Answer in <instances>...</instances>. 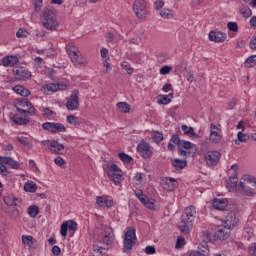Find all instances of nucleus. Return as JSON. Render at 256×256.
Returning a JSON list of instances; mask_svg holds the SVG:
<instances>
[{
    "label": "nucleus",
    "instance_id": "f257e3e1",
    "mask_svg": "<svg viewBox=\"0 0 256 256\" xmlns=\"http://www.w3.org/2000/svg\"><path fill=\"white\" fill-rule=\"evenodd\" d=\"M238 193L246 197H253L256 194V178L253 176H244L238 184Z\"/></svg>",
    "mask_w": 256,
    "mask_h": 256
},
{
    "label": "nucleus",
    "instance_id": "f03ea898",
    "mask_svg": "<svg viewBox=\"0 0 256 256\" xmlns=\"http://www.w3.org/2000/svg\"><path fill=\"white\" fill-rule=\"evenodd\" d=\"M42 26L48 31H57L59 22L55 19V10L53 8H44L42 15Z\"/></svg>",
    "mask_w": 256,
    "mask_h": 256
},
{
    "label": "nucleus",
    "instance_id": "7ed1b4c3",
    "mask_svg": "<svg viewBox=\"0 0 256 256\" xmlns=\"http://www.w3.org/2000/svg\"><path fill=\"white\" fill-rule=\"evenodd\" d=\"M66 52L68 53L72 63H74L75 67H80L81 65L83 67H86L87 65V59L83 56H81V52H79V49H77L73 43L66 45Z\"/></svg>",
    "mask_w": 256,
    "mask_h": 256
},
{
    "label": "nucleus",
    "instance_id": "20e7f679",
    "mask_svg": "<svg viewBox=\"0 0 256 256\" xmlns=\"http://www.w3.org/2000/svg\"><path fill=\"white\" fill-rule=\"evenodd\" d=\"M101 229L102 232L98 236V241L107 246L112 245L115 241V232L113 231V228L108 225H102Z\"/></svg>",
    "mask_w": 256,
    "mask_h": 256
},
{
    "label": "nucleus",
    "instance_id": "39448f33",
    "mask_svg": "<svg viewBox=\"0 0 256 256\" xmlns=\"http://www.w3.org/2000/svg\"><path fill=\"white\" fill-rule=\"evenodd\" d=\"M224 215L226 217L225 223L227 227L233 228L239 224V218H237V207L228 206L224 211Z\"/></svg>",
    "mask_w": 256,
    "mask_h": 256
},
{
    "label": "nucleus",
    "instance_id": "423d86ee",
    "mask_svg": "<svg viewBox=\"0 0 256 256\" xmlns=\"http://www.w3.org/2000/svg\"><path fill=\"white\" fill-rule=\"evenodd\" d=\"M107 175L113 181L114 185H119L123 181V172L117 164H111L108 167Z\"/></svg>",
    "mask_w": 256,
    "mask_h": 256
},
{
    "label": "nucleus",
    "instance_id": "0eeeda50",
    "mask_svg": "<svg viewBox=\"0 0 256 256\" xmlns=\"http://www.w3.org/2000/svg\"><path fill=\"white\" fill-rule=\"evenodd\" d=\"M132 7L138 19L147 18V3L145 2V0H135Z\"/></svg>",
    "mask_w": 256,
    "mask_h": 256
},
{
    "label": "nucleus",
    "instance_id": "6e6552de",
    "mask_svg": "<svg viewBox=\"0 0 256 256\" xmlns=\"http://www.w3.org/2000/svg\"><path fill=\"white\" fill-rule=\"evenodd\" d=\"M18 105L16 106V111H18V113L24 114L27 113L30 116L35 115V107L33 106V104L27 100V99H21L18 100ZM22 107V108H20Z\"/></svg>",
    "mask_w": 256,
    "mask_h": 256
},
{
    "label": "nucleus",
    "instance_id": "1a4fd4ad",
    "mask_svg": "<svg viewBox=\"0 0 256 256\" xmlns=\"http://www.w3.org/2000/svg\"><path fill=\"white\" fill-rule=\"evenodd\" d=\"M221 160V152L214 150L208 151L204 156V161L208 167H217V163Z\"/></svg>",
    "mask_w": 256,
    "mask_h": 256
},
{
    "label": "nucleus",
    "instance_id": "9d476101",
    "mask_svg": "<svg viewBox=\"0 0 256 256\" xmlns=\"http://www.w3.org/2000/svg\"><path fill=\"white\" fill-rule=\"evenodd\" d=\"M12 73L18 81H29L31 79V72L23 66H15Z\"/></svg>",
    "mask_w": 256,
    "mask_h": 256
},
{
    "label": "nucleus",
    "instance_id": "9b49d317",
    "mask_svg": "<svg viewBox=\"0 0 256 256\" xmlns=\"http://www.w3.org/2000/svg\"><path fill=\"white\" fill-rule=\"evenodd\" d=\"M42 128L50 133H65L67 128L62 123L45 122L42 124Z\"/></svg>",
    "mask_w": 256,
    "mask_h": 256
},
{
    "label": "nucleus",
    "instance_id": "f8f14e48",
    "mask_svg": "<svg viewBox=\"0 0 256 256\" xmlns=\"http://www.w3.org/2000/svg\"><path fill=\"white\" fill-rule=\"evenodd\" d=\"M69 111H77L79 109V90L74 89L66 102Z\"/></svg>",
    "mask_w": 256,
    "mask_h": 256
},
{
    "label": "nucleus",
    "instance_id": "ddd939ff",
    "mask_svg": "<svg viewBox=\"0 0 256 256\" xmlns=\"http://www.w3.org/2000/svg\"><path fill=\"white\" fill-rule=\"evenodd\" d=\"M196 215H197V210L195 206H188L187 208L184 209L181 220L184 223L193 224L195 222Z\"/></svg>",
    "mask_w": 256,
    "mask_h": 256
},
{
    "label": "nucleus",
    "instance_id": "4468645a",
    "mask_svg": "<svg viewBox=\"0 0 256 256\" xmlns=\"http://www.w3.org/2000/svg\"><path fill=\"white\" fill-rule=\"evenodd\" d=\"M221 139H223V137L221 136V129L215 124H210V143H214L215 145H217L221 143Z\"/></svg>",
    "mask_w": 256,
    "mask_h": 256
},
{
    "label": "nucleus",
    "instance_id": "2eb2a0df",
    "mask_svg": "<svg viewBox=\"0 0 256 256\" xmlns=\"http://www.w3.org/2000/svg\"><path fill=\"white\" fill-rule=\"evenodd\" d=\"M137 151L142 155L143 159H151V157H153V152L149 147V143H147L145 140H142L138 144Z\"/></svg>",
    "mask_w": 256,
    "mask_h": 256
},
{
    "label": "nucleus",
    "instance_id": "dca6fc26",
    "mask_svg": "<svg viewBox=\"0 0 256 256\" xmlns=\"http://www.w3.org/2000/svg\"><path fill=\"white\" fill-rule=\"evenodd\" d=\"M45 93H57V91H65L67 85L63 83H49L43 86Z\"/></svg>",
    "mask_w": 256,
    "mask_h": 256
},
{
    "label": "nucleus",
    "instance_id": "f3484780",
    "mask_svg": "<svg viewBox=\"0 0 256 256\" xmlns=\"http://www.w3.org/2000/svg\"><path fill=\"white\" fill-rule=\"evenodd\" d=\"M177 180L175 178H162L161 186L165 191H175L177 189Z\"/></svg>",
    "mask_w": 256,
    "mask_h": 256
},
{
    "label": "nucleus",
    "instance_id": "a211bd4d",
    "mask_svg": "<svg viewBox=\"0 0 256 256\" xmlns=\"http://www.w3.org/2000/svg\"><path fill=\"white\" fill-rule=\"evenodd\" d=\"M22 243L25 247H28V249L35 251L37 247H39V244L37 243V240L33 238L31 235H23L22 236Z\"/></svg>",
    "mask_w": 256,
    "mask_h": 256
},
{
    "label": "nucleus",
    "instance_id": "6ab92c4d",
    "mask_svg": "<svg viewBox=\"0 0 256 256\" xmlns=\"http://www.w3.org/2000/svg\"><path fill=\"white\" fill-rule=\"evenodd\" d=\"M209 39L214 43H224L227 40V34L221 31H210Z\"/></svg>",
    "mask_w": 256,
    "mask_h": 256
},
{
    "label": "nucleus",
    "instance_id": "aec40b11",
    "mask_svg": "<svg viewBox=\"0 0 256 256\" xmlns=\"http://www.w3.org/2000/svg\"><path fill=\"white\" fill-rule=\"evenodd\" d=\"M50 151H52V153H56L57 155H64L65 145L60 144L57 140H52L50 142Z\"/></svg>",
    "mask_w": 256,
    "mask_h": 256
},
{
    "label": "nucleus",
    "instance_id": "412c9836",
    "mask_svg": "<svg viewBox=\"0 0 256 256\" xmlns=\"http://www.w3.org/2000/svg\"><path fill=\"white\" fill-rule=\"evenodd\" d=\"M15 125H27L31 120L29 119L28 113L15 114L12 118Z\"/></svg>",
    "mask_w": 256,
    "mask_h": 256
},
{
    "label": "nucleus",
    "instance_id": "4be33fe9",
    "mask_svg": "<svg viewBox=\"0 0 256 256\" xmlns=\"http://www.w3.org/2000/svg\"><path fill=\"white\" fill-rule=\"evenodd\" d=\"M231 229L229 226H219L218 227V232H217V237L220 241H225V239H229L231 235Z\"/></svg>",
    "mask_w": 256,
    "mask_h": 256
},
{
    "label": "nucleus",
    "instance_id": "5701e85b",
    "mask_svg": "<svg viewBox=\"0 0 256 256\" xmlns=\"http://www.w3.org/2000/svg\"><path fill=\"white\" fill-rule=\"evenodd\" d=\"M227 188L230 193H239V185H237V174L234 173L230 176L229 181L227 183Z\"/></svg>",
    "mask_w": 256,
    "mask_h": 256
},
{
    "label": "nucleus",
    "instance_id": "b1692460",
    "mask_svg": "<svg viewBox=\"0 0 256 256\" xmlns=\"http://www.w3.org/2000/svg\"><path fill=\"white\" fill-rule=\"evenodd\" d=\"M17 63H19V58L17 56L10 55V56H5L2 59L3 67H15Z\"/></svg>",
    "mask_w": 256,
    "mask_h": 256
},
{
    "label": "nucleus",
    "instance_id": "393cba45",
    "mask_svg": "<svg viewBox=\"0 0 256 256\" xmlns=\"http://www.w3.org/2000/svg\"><path fill=\"white\" fill-rule=\"evenodd\" d=\"M227 203L228 201L225 198H222V199L216 198L213 201V208L217 209L218 211H225V208L229 207L227 206Z\"/></svg>",
    "mask_w": 256,
    "mask_h": 256
},
{
    "label": "nucleus",
    "instance_id": "a878e982",
    "mask_svg": "<svg viewBox=\"0 0 256 256\" xmlns=\"http://www.w3.org/2000/svg\"><path fill=\"white\" fill-rule=\"evenodd\" d=\"M0 162L4 163L5 165H10L11 169H19L20 167L19 162L13 160V158L11 157L0 156Z\"/></svg>",
    "mask_w": 256,
    "mask_h": 256
},
{
    "label": "nucleus",
    "instance_id": "bb28decb",
    "mask_svg": "<svg viewBox=\"0 0 256 256\" xmlns=\"http://www.w3.org/2000/svg\"><path fill=\"white\" fill-rule=\"evenodd\" d=\"M4 203L8 205V207H17L21 201L19 198L15 197L14 195H9L4 197Z\"/></svg>",
    "mask_w": 256,
    "mask_h": 256
},
{
    "label": "nucleus",
    "instance_id": "cd10ccee",
    "mask_svg": "<svg viewBox=\"0 0 256 256\" xmlns=\"http://www.w3.org/2000/svg\"><path fill=\"white\" fill-rule=\"evenodd\" d=\"M135 243H137L136 240H132V239H123V253H131V251H133V245H135Z\"/></svg>",
    "mask_w": 256,
    "mask_h": 256
},
{
    "label": "nucleus",
    "instance_id": "c85d7f7f",
    "mask_svg": "<svg viewBox=\"0 0 256 256\" xmlns=\"http://www.w3.org/2000/svg\"><path fill=\"white\" fill-rule=\"evenodd\" d=\"M13 91L16 92L18 95H21V97H29V95H31V91L21 85L14 86Z\"/></svg>",
    "mask_w": 256,
    "mask_h": 256
},
{
    "label": "nucleus",
    "instance_id": "c756f323",
    "mask_svg": "<svg viewBox=\"0 0 256 256\" xmlns=\"http://www.w3.org/2000/svg\"><path fill=\"white\" fill-rule=\"evenodd\" d=\"M97 205L100 207H113V200L111 199H106L103 196H98L97 197Z\"/></svg>",
    "mask_w": 256,
    "mask_h": 256
},
{
    "label": "nucleus",
    "instance_id": "7c9ffc66",
    "mask_svg": "<svg viewBox=\"0 0 256 256\" xmlns=\"http://www.w3.org/2000/svg\"><path fill=\"white\" fill-rule=\"evenodd\" d=\"M124 239H131L132 241H137V233L135 227L131 226L127 228L124 234Z\"/></svg>",
    "mask_w": 256,
    "mask_h": 256
},
{
    "label": "nucleus",
    "instance_id": "2f4dec72",
    "mask_svg": "<svg viewBox=\"0 0 256 256\" xmlns=\"http://www.w3.org/2000/svg\"><path fill=\"white\" fill-rule=\"evenodd\" d=\"M106 249L97 245V244H94L92 246V252H91V256H103L105 255L106 253Z\"/></svg>",
    "mask_w": 256,
    "mask_h": 256
},
{
    "label": "nucleus",
    "instance_id": "473e14b6",
    "mask_svg": "<svg viewBox=\"0 0 256 256\" xmlns=\"http://www.w3.org/2000/svg\"><path fill=\"white\" fill-rule=\"evenodd\" d=\"M172 166L177 170L181 171V169H185L187 167V161L181 159L172 160Z\"/></svg>",
    "mask_w": 256,
    "mask_h": 256
},
{
    "label": "nucleus",
    "instance_id": "72a5a7b5",
    "mask_svg": "<svg viewBox=\"0 0 256 256\" xmlns=\"http://www.w3.org/2000/svg\"><path fill=\"white\" fill-rule=\"evenodd\" d=\"M66 121L70 125H74V127H77V126L81 125V123H82L81 118H79V117H77L75 115H68L66 117Z\"/></svg>",
    "mask_w": 256,
    "mask_h": 256
},
{
    "label": "nucleus",
    "instance_id": "f704fd0d",
    "mask_svg": "<svg viewBox=\"0 0 256 256\" xmlns=\"http://www.w3.org/2000/svg\"><path fill=\"white\" fill-rule=\"evenodd\" d=\"M191 222H184L181 220L180 224L178 225V229L183 233L184 235H189V227H191Z\"/></svg>",
    "mask_w": 256,
    "mask_h": 256
},
{
    "label": "nucleus",
    "instance_id": "c9c22d12",
    "mask_svg": "<svg viewBox=\"0 0 256 256\" xmlns=\"http://www.w3.org/2000/svg\"><path fill=\"white\" fill-rule=\"evenodd\" d=\"M249 140V135L247 133H243L239 131L237 133V140H235L236 145H241V143H247Z\"/></svg>",
    "mask_w": 256,
    "mask_h": 256
},
{
    "label": "nucleus",
    "instance_id": "e433bc0d",
    "mask_svg": "<svg viewBox=\"0 0 256 256\" xmlns=\"http://www.w3.org/2000/svg\"><path fill=\"white\" fill-rule=\"evenodd\" d=\"M116 107L119 109L120 113H129L131 111V105L127 102H118Z\"/></svg>",
    "mask_w": 256,
    "mask_h": 256
},
{
    "label": "nucleus",
    "instance_id": "4c0bfd02",
    "mask_svg": "<svg viewBox=\"0 0 256 256\" xmlns=\"http://www.w3.org/2000/svg\"><path fill=\"white\" fill-rule=\"evenodd\" d=\"M159 15L162 19H173L174 17L173 10L167 8L161 9Z\"/></svg>",
    "mask_w": 256,
    "mask_h": 256
},
{
    "label": "nucleus",
    "instance_id": "58836bf2",
    "mask_svg": "<svg viewBox=\"0 0 256 256\" xmlns=\"http://www.w3.org/2000/svg\"><path fill=\"white\" fill-rule=\"evenodd\" d=\"M27 213H28L29 217H31L32 219H35V217H37V215H39V207L37 205L29 206Z\"/></svg>",
    "mask_w": 256,
    "mask_h": 256
},
{
    "label": "nucleus",
    "instance_id": "ea45409f",
    "mask_svg": "<svg viewBox=\"0 0 256 256\" xmlns=\"http://www.w3.org/2000/svg\"><path fill=\"white\" fill-rule=\"evenodd\" d=\"M200 250H196L200 256H209V248L207 247V242H203L199 246Z\"/></svg>",
    "mask_w": 256,
    "mask_h": 256
},
{
    "label": "nucleus",
    "instance_id": "a19ab883",
    "mask_svg": "<svg viewBox=\"0 0 256 256\" xmlns=\"http://www.w3.org/2000/svg\"><path fill=\"white\" fill-rule=\"evenodd\" d=\"M24 191L27 193H35L37 191V184L33 182H26L24 184Z\"/></svg>",
    "mask_w": 256,
    "mask_h": 256
},
{
    "label": "nucleus",
    "instance_id": "79ce46f5",
    "mask_svg": "<svg viewBox=\"0 0 256 256\" xmlns=\"http://www.w3.org/2000/svg\"><path fill=\"white\" fill-rule=\"evenodd\" d=\"M182 131L184 132V135H189L190 137H197V134L195 133V129L193 127L182 125Z\"/></svg>",
    "mask_w": 256,
    "mask_h": 256
},
{
    "label": "nucleus",
    "instance_id": "37998d69",
    "mask_svg": "<svg viewBox=\"0 0 256 256\" xmlns=\"http://www.w3.org/2000/svg\"><path fill=\"white\" fill-rule=\"evenodd\" d=\"M119 159L123 161V163H133V157L125 154V152H120L118 154Z\"/></svg>",
    "mask_w": 256,
    "mask_h": 256
},
{
    "label": "nucleus",
    "instance_id": "c03bdc74",
    "mask_svg": "<svg viewBox=\"0 0 256 256\" xmlns=\"http://www.w3.org/2000/svg\"><path fill=\"white\" fill-rule=\"evenodd\" d=\"M240 13L243 15V17L249 18L252 15L251 8L249 6H243L240 8Z\"/></svg>",
    "mask_w": 256,
    "mask_h": 256
},
{
    "label": "nucleus",
    "instance_id": "a18cd8bd",
    "mask_svg": "<svg viewBox=\"0 0 256 256\" xmlns=\"http://www.w3.org/2000/svg\"><path fill=\"white\" fill-rule=\"evenodd\" d=\"M171 101V98L167 95H159L158 96V103L159 105H169V102Z\"/></svg>",
    "mask_w": 256,
    "mask_h": 256
},
{
    "label": "nucleus",
    "instance_id": "49530a36",
    "mask_svg": "<svg viewBox=\"0 0 256 256\" xmlns=\"http://www.w3.org/2000/svg\"><path fill=\"white\" fill-rule=\"evenodd\" d=\"M145 199L146 200L141 203L144 204L147 207V209H151V210L155 209V200L149 199L147 196L145 197Z\"/></svg>",
    "mask_w": 256,
    "mask_h": 256
},
{
    "label": "nucleus",
    "instance_id": "de8ad7c7",
    "mask_svg": "<svg viewBox=\"0 0 256 256\" xmlns=\"http://www.w3.org/2000/svg\"><path fill=\"white\" fill-rule=\"evenodd\" d=\"M16 141H19V143H21V145H24V147H29V145H31V142H29V138L24 137V136L16 137Z\"/></svg>",
    "mask_w": 256,
    "mask_h": 256
},
{
    "label": "nucleus",
    "instance_id": "09e8293b",
    "mask_svg": "<svg viewBox=\"0 0 256 256\" xmlns=\"http://www.w3.org/2000/svg\"><path fill=\"white\" fill-rule=\"evenodd\" d=\"M64 223L67 225L68 231H77V222L69 220Z\"/></svg>",
    "mask_w": 256,
    "mask_h": 256
},
{
    "label": "nucleus",
    "instance_id": "8fccbe9b",
    "mask_svg": "<svg viewBox=\"0 0 256 256\" xmlns=\"http://www.w3.org/2000/svg\"><path fill=\"white\" fill-rule=\"evenodd\" d=\"M193 147H195V144L189 141L182 140L179 149H193Z\"/></svg>",
    "mask_w": 256,
    "mask_h": 256
},
{
    "label": "nucleus",
    "instance_id": "3c124183",
    "mask_svg": "<svg viewBox=\"0 0 256 256\" xmlns=\"http://www.w3.org/2000/svg\"><path fill=\"white\" fill-rule=\"evenodd\" d=\"M227 27L229 31H233L234 33H237L239 31V25L237 22H228Z\"/></svg>",
    "mask_w": 256,
    "mask_h": 256
},
{
    "label": "nucleus",
    "instance_id": "603ef678",
    "mask_svg": "<svg viewBox=\"0 0 256 256\" xmlns=\"http://www.w3.org/2000/svg\"><path fill=\"white\" fill-rule=\"evenodd\" d=\"M32 3L36 13H39V11H41V7H43V0H32Z\"/></svg>",
    "mask_w": 256,
    "mask_h": 256
},
{
    "label": "nucleus",
    "instance_id": "864d4df0",
    "mask_svg": "<svg viewBox=\"0 0 256 256\" xmlns=\"http://www.w3.org/2000/svg\"><path fill=\"white\" fill-rule=\"evenodd\" d=\"M122 69L128 73V75H133V68H131V64L127 62H123L121 64Z\"/></svg>",
    "mask_w": 256,
    "mask_h": 256
},
{
    "label": "nucleus",
    "instance_id": "5fc2aeb1",
    "mask_svg": "<svg viewBox=\"0 0 256 256\" xmlns=\"http://www.w3.org/2000/svg\"><path fill=\"white\" fill-rule=\"evenodd\" d=\"M154 143H161L163 141V133L156 132L152 137Z\"/></svg>",
    "mask_w": 256,
    "mask_h": 256
},
{
    "label": "nucleus",
    "instance_id": "6e6d98bb",
    "mask_svg": "<svg viewBox=\"0 0 256 256\" xmlns=\"http://www.w3.org/2000/svg\"><path fill=\"white\" fill-rule=\"evenodd\" d=\"M185 247V238L179 237L176 241L175 248L176 249H183Z\"/></svg>",
    "mask_w": 256,
    "mask_h": 256
},
{
    "label": "nucleus",
    "instance_id": "4d7b16f0",
    "mask_svg": "<svg viewBox=\"0 0 256 256\" xmlns=\"http://www.w3.org/2000/svg\"><path fill=\"white\" fill-rule=\"evenodd\" d=\"M183 140L179 139V135L174 134L171 139H170V143H174L175 145H178V147L181 146Z\"/></svg>",
    "mask_w": 256,
    "mask_h": 256
},
{
    "label": "nucleus",
    "instance_id": "13d9d810",
    "mask_svg": "<svg viewBox=\"0 0 256 256\" xmlns=\"http://www.w3.org/2000/svg\"><path fill=\"white\" fill-rule=\"evenodd\" d=\"M29 36V32H27L26 30L23 29H18V31L16 32V37H18V39L21 38H25Z\"/></svg>",
    "mask_w": 256,
    "mask_h": 256
},
{
    "label": "nucleus",
    "instance_id": "bf43d9fd",
    "mask_svg": "<svg viewBox=\"0 0 256 256\" xmlns=\"http://www.w3.org/2000/svg\"><path fill=\"white\" fill-rule=\"evenodd\" d=\"M255 57L256 55H252L250 57H248L245 61L246 63V67H254L255 65Z\"/></svg>",
    "mask_w": 256,
    "mask_h": 256
},
{
    "label": "nucleus",
    "instance_id": "052dcab7",
    "mask_svg": "<svg viewBox=\"0 0 256 256\" xmlns=\"http://www.w3.org/2000/svg\"><path fill=\"white\" fill-rule=\"evenodd\" d=\"M42 115L43 117H53L55 113L53 112V110H51V108H43Z\"/></svg>",
    "mask_w": 256,
    "mask_h": 256
},
{
    "label": "nucleus",
    "instance_id": "680f3d73",
    "mask_svg": "<svg viewBox=\"0 0 256 256\" xmlns=\"http://www.w3.org/2000/svg\"><path fill=\"white\" fill-rule=\"evenodd\" d=\"M136 197L139 199L141 203H145V198L147 197L145 194H143V191L138 190L135 192Z\"/></svg>",
    "mask_w": 256,
    "mask_h": 256
},
{
    "label": "nucleus",
    "instance_id": "e2e57ef3",
    "mask_svg": "<svg viewBox=\"0 0 256 256\" xmlns=\"http://www.w3.org/2000/svg\"><path fill=\"white\" fill-rule=\"evenodd\" d=\"M172 69H173V67L163 66L162 68H160V75H169V73H171Z\"/></svg>",
    "mask_w": 256,
    "mask_h": 256
},
{
    "label": "nucleus",
    "instance_id": "0e129e2a",
    "mask_svg": "<svg viewBox=\"0 0 256 256\" xmlns=\"http://www.w3.org/2000/svg\"><path fill=\"white\" fill-rule=\"evenodd\" d=\"M54 163L58 167H63L65 165V160L61 156H58L54 159Z\"/></svg>",
    "mask_w": 256,
    "mask_h": 256
},
{
    "label": "nucleus",
    "instance_id": "69168bd1",
    "mask_svg": "<svg viewBox=\"0 0 256 256\" xmlns=\"http://www.w3.org/2000/svg\"><path fill=\"white\" fill-rule=\"evenodd\" d=\"M249 47L252 49V51H256V32L249 42Z\"/></svg>",
    "mask_w": 256,
    "mask_h": 256
},
{
    "label": "nucleus",
    "instance_id": "338daca9",
    "mask_svg": "<svg viewBox=\"0 0 256 256\" xmlns=\"http://www.w3.org/2000/svg\"><path fill=\"white\" fill-rule=\"evenodd\" d=\"M67 224H65V222L62 223L61 228H60V235H62V237H67Z\"/></svg>",
    "mask_w": 256,
    "mask_h": 256
},
{
    "label": "nucleus",
    "instance_id": "774afa93",
    "mask_svg": "<svg viewBox=\"0 0 256 256\" xmlns=\"http://www.w3.org/2000/svg\"><path fill=\"white\" fill-rule=\"evenodd\" d=\"M154 5H155V9L159 11L163 9V7H165V2L163 0H157L154 2Z\"/></svg>",
    "mask_w": 256,
    "mask_h": 256
}]
</instances>
